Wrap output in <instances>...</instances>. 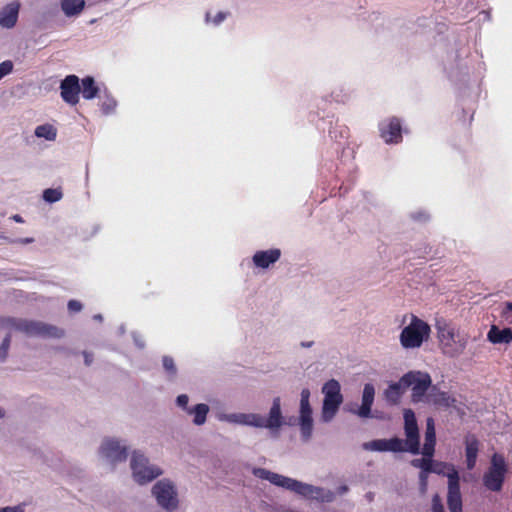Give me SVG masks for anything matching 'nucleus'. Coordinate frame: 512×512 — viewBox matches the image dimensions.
Instances as JSON below:
<instances>
[{
  "mask_svg": "<svg viewBox=\"0 0 512 512\" xmlns=\"http://www.w3.org/2000/svg\"><path fill=\"white\" fill-rule=\"evenodd\" d=\"M217 418L219 421L230 424L267 429L272 435L278 434L286 424L279 396L273 398L266 416L259 413H223L219 414Z\"/></svg>",
  "mask_w": 512,
  "mask_h": 512,
  "instance_id": "obj_1",
  "label": "nucleus"
},
{
  "mask_svg": "<svg viewBox=\"0 0 512 512\" xmlns=\"http://www.w3.org/2000/svg\"><path fill=\"white\" fill-rule=\"evenodd\" d=\"M253 475L259 479L267 480L272 485L291 491L305 499L318 502H332L335 494L323 487L314 486L294 478H290L265 468H254Z\"/></svg>",
  "mask_w": 512,
  "mask_h": 512,
  "instance_id": "obj_2",
  "label": "nucleus"
},
{
  "mask_svg": "<svg viewBox=\"0 0 512 512\" xmlns=\"http://www.w3.org/2000/svg\"><path fill=\"white\" fill-rule=\"evenodd\" d=\"M4 324L8 328L21 331L28 336L43 338H61L64 336L63 329L41 321L7 318L4 320Z\"/></svg>",
  "mask_w": 512,
  "mask_h": 512,
  "instance_id": "obj_3",
  "label": "nucleus"
},
{
  "mask_svg": "<svg viewBox=\"0 0 512 512\" xmlns=\"http://www.w3.org/2000/svg\"><path fill=\"white\" fill-rule=\"evenodd\" d=\"M438 338L445 354L455 357L463 353L468 343V335L454 327L438 326Z\"/></svg>",
  "mask_w": 512,
  "mask_h": 512,
  "instance_id": "obj_4",
  "label": "nucleus"
},
{
  "mask_svg": "<svg viewBox=\"0 0 512 512\" xmlns=\"http://www.w3.org/2000/svg\"><path fill=\"white\" fill-rule=\"evenodd\" d=\"M130 467L134 480L141 485L149 483L163 474L159 466L150 463L144 453L138 450L132 453Z\"/></svg>",
  "mask_w": 512,
  "mask_h": 512,
  "instance_id": "obj_5",
  "label": "nucleus"
},
{
  "mask_svg": "<svg viewBox=\"0 0 512 512\" xmlns=\"http://www.w3.org/2000/svg\"><path fill=\"white\" fill-rule=\"evenodd\" d=\"M322 393L324 394V399L321 411V420L328 423L335 417L343 402L339 382L335 379L327 381L322 387Z\"/></svg>",
  "mask_w": 512,
  "mask_h": 512,
  "instance_id": "obj_6",
  "label": "nucleus"
},
{
  "mask_svg": "<svg viewBox=\"0 0 512 512\" xmlns=\"http://www.w3.org/2000/svg\"><path fill=\"white\" fill-rule=\"evenodd\" d=\"M507 472L508 466L505 458L501 454L494 453L490 459V465L483 475V485L489 491H501Z\"/></svg>",
  "mask_w": 512,
  "mask_h": 512,
  "instance_id": "obj_7",
  "label": "nucleus"
},
{
  "mask_svg": "<svg viewBox=\"0 0 512 512\" xmlns=\"http://www.w3.org/2000/svg\"><path fill=\"white\" fill-rule=\"evenodd\" d=\"M430 327L423 320L412 316L411 322L400 334V342L404 348H417L429 337Z\"/></svg>",
  "mask_w": 512,
  "mask_h": 512,
  "instance_id": "obj_8",
  "label": "nucleus"
},
{
  "mask_svg": "<svg viewBox=\"0 0 512 512\" xmlns=\"http://www.w3.org/2000/svg\"><path fill=\"white\" fill-rule=\"evenodd\" d=\"M152 495L155 497L157 504L166 511H174L178 508V491L169 479H161L152 487Z\"/></svg>",
  "mask_w": 512,
  "mask_h": 512,
  "instance_id": "obj_9",
  "label": "nucleus"
},
{
  "mask_svg": "<svg viewBox=\"0 0 512 512\" xmlns=\"http://www.w3.org/2000/svg\"><path fill=\"white\" fill-rule=\"evenodd\" d=\"M128 445L126 441L117 438H105L99 447V457L111 466L122 463L127 459Z\"/></svg>",
  "mask_w": 512,
  "mask_h": 512,
  "instance_id": "obj_10",
  "label": "nucleus"
},
{
  "mask_svg": "<svg viewBox=\"0 0 512 512\" xmlns=\"http://www.w3.org/2000/svg\"><path fill=\"white\" fill-rule=\"evenodd\" d=\"M402 384L412 388V401L422 402L432 387V380L428 373L422 371H409L402 376Z\"/></svg>",
  "mask_w": 512,
  "mask_h": 512,
  "instance_id": "obj_11",
  "label": "nucleus"
},
{
  "mask_svg": "<svg viewBox=\"0 0 512 512\" xmlns=\"http://www.w3.org/2000/svg\"><path fill=\"white\" fill-rule=\"evenodd\" d=\"M298 424L302 441L308 442L313 434V417L310 405V391L307 388L301 391Z\"/></svg>",
  "mask_w": 512,
  "mask_h": 512,
  "instance_id": "obj_12",
  "label": "nucleus"
},
{
  "mask_svg": "<svg viewBox=\"0 0 512 512\" xmlns=\"http://www.w3.org/2000/svg\"><path fill=\"white\" fill-rule=\"evenodd\" d=\"M404 430L407 437L405 451L414 455L420 453L419 429L415 413L411 409L404 410Z\"/></svg>",
  "mask_w": 512,
  "mask_h": 512,
  "instance_id": "obj_13",
  "label": "nucleus"
},
{
  "mask_svg": "<svg viewBox=\"0 0 512 512\" xmlns=\"http://www.w3.org/2000/svg\"><path fill=\"white\" fill-rule=\"evenodd\" d=\"M448 491L447 506L450 512H463L462 494L460 491V477L456 469L447 475Z\"/></svg>",
  "mask_w": 512,
  "mask_h": 512,
  "instance_id": "obj_14",
  "label": "nucleus"
},
{
  "mask_svg": "<svg viewBox=\"0 0 512 512\" xmlns=\"http://www.w3.org/2000/svg\"><path fill=\"white\" fill-rule=\"evenodd\" d=\"M379 132L386 144H398L402 141V124L396 117L382 120L379 123Z\"/></svg>",
  "mask_w": 512,
  "mask_h": 512,
  "instance_id": "obj_15",
  "label": "nucleus"
},
{
  "mask_svg": "<svg viewBox=\"0 0 512 512\" xmlns=\"http://www.w3.org/2000/svg\"><path fill=\"white\" fill-rule=\"evenodd\" d=\"M366 451L373 452H404V441L398 437L390 439H375L362 444Z\"/></svg>",
  "mask_w": 512,
  "mask_h": 512,
  "instance_id": "obj_16",
  "label": "nucleus"
},
{
  "mask_svg": "<svg viewBox=\"0 0 512 512\" xmlns=\"http://www.w3.org/2000/svg\"><path fill=\"white\" fill-rule=\"evenodd\" d=\"M61 97L70 104L76 105L79 102L81 90L79 78L76 75L66 76L60 83Z\"/></svg>",
  "mask_w": 512,
  "mask_h": 512,
  "instance_id": "obj_17",
  "label": "nucleus"
},
{
  "mask_svg": "<svg viewBox=\"0 0 512 512\" xmlns=\"http://www.w3.org/2000/svg\"><path fill=\"white\" fill-rule=\"evenodd\" d=\"M375 388L371 383H366L362 392V403L357 409H348L349 412L356 414L360 418L366 419L372 417L371 408L374 402Z\"/></svg>",
  "mask_w": 512,
  "mask_h": 512,
  "instance_id": "obj_18",
  "label": "nucleus"
},
{
  "mask_svg": "<svg viewBox=\"0 0 512 512\" xmlns=\"http://www.w3.org/2000/svg\"><path fill=\"white\" fill-rule=\"evenodd\" d=\"M281 257V250L272 248L268 250H259L252 256V262L259 269H268L276 263Z\"/></svg>",
  "mask_w": 512,
  "mask_h": 512,
  "instance_id": "obj_19",
  "label": "nucleus"
},
{
  "mask_svg": "<svg viewBox=\"0 0 512 512\" xmlns=\"http://www.w3.org/2000/svg\"><path fill=\"white\" fill-rule=\"evenodd\" d=\"M424 402L441 408H450L454 406L456 400L447 392L440 391L437 386H432Z\"/></svg>",
  "mask_w": 512,
  "mask_h": 512,
  "instance_id": "obj_20",
  "label": "nucleus"
},
{
  "mask_svg": "<svg viewBox=\"0 0 512 512\" xmlns=\"http://www.w3.org/2000/svg\"><path fill=\"white\" fill-rule=\"evenodd\" d=\"M435 444H436V432H435V423L433 418L429 417L426 420V430H425V441L422 448L423 456H433L435 452Z\"/></svg>",
  "mask_w": 512,
  "mask_h": 512,
  "instance_id": "obj_21",
  "label": "nucleus"
},
{
  "mask_svg": "<svg viewBox=\"0 0 512 512\" xmlns=\"http://www.w3.org/2000/svg\"><path fill=\"white\" fill-rule=\"evenodd\" d=\"M19 13V4L12 2L6 5L0 11V25L5 28H12L15 26Z\"/></svg>",
  "mask_w": 512,
  "mask_h": 512,
  "instance_id": "obj_22",
  "label": "nucleus"
},
{
  "mask_svg": "<svg viewBox=\"0 0 512 512\" xmlns=\"http://www.w3.org/2000/svg\"><path fill=\"white\" fill-rule=\"evenodd\" d=\"M487 340L492 344H510L512 342V329H500L492 325L487 333Z\"/></svg>",
  "mask_w": 512,
  "mask_h": 512,
  "instance_id": "obj_23",
  "label": "nucleus"
},
{
  "mask_svg": "<svg viewBox=\"0 0 512 512\" xmlns=\"http://www.w3.org/2000/svg\"><path fill=\"white\" fill-rule=\"evenodd\" d=\"M479 451V441L474 436H468L465 439L466 464L469 470H472L477 461Z\"/></svg>",
  "mask_w": 512,
  "mask_h": 512,
  "instance_id": "obj_24",
  "label": "nucleus"
},
{
  "mask_svg": "<svg viewBox=\"0 0 512 512\" xmlns=\"http://www.w3.org/2000/svg\"><path fill=\"white\" fill-rule=\"evenodd\" d=\"M210 411V408L205 403H198L186 412L187 415L192 417V423L196 426H202L207 421V415Z\"/></svg>",
  "mask_w": 512,
  "mask_h": 512,
  "instance_id": "obj_25",
  "label": "nucleus"
},
{
  "mask_svg": "<svg viewBox=\"0 0 512 512\" xmlns=\"http://www.w3.org/2000/svg\"><path fill=\"white\" fill-rule=\"evenodd\" d=\"M406 386L402 384V377L398 382L391 383L384 392L385 399L388 403L397 404L406 390Z\"/></svg>",
  "mask_w": 512,
  "mask_h": 512,
  "instance_id": "obj_26",
  "label": "nucleus"
},
{
  "mask_svg": "<svg viewBox=\"0 0 512 512\" xmlns=\"http://www.w3.org/2000/svg\"><path fill=\"white\" fill-rule=\"evenodd\" d=\"M61 9L67 17L79 15L84 7L85 0H60Z\"/></svg>",
  "mask_w": 512,
  "mask_h": 512,
  "instance_id": "obj_27",
  "label": "nucleus"
},
{
  "mask_svg": "<svg viewBox=\"0 0 512 512\" xmlns=\"http://www.w3.org/2000/svg\"><path fill=\"white\" fill-rule=\"evenodd\" d=\"M82 96L86 100L94 99L99 93V87L96 85L95 80L91 76H86L81 81Z\"/></svg>",
  "mask_w": 512,
  "mask_h": 512,
  "instance_id": "obj_28",
  "label": "nucleus"
},
{
  "mask_svg": "<svg viewBox=\"0 0 512 512\" xmlns=\"http://www.w3.org/2000/svg\"><path fill=\"white\" fill-rule=\"evenodd\" d=\"M432 458L433 456H423V458L413 459L411 461V465L415 468L421 469L420 472L443 474L442 470L434 468V461Z\"/></svg>",
  "mask_w": 512,
  "mask_h": 512,
  "instance_id": "obj_29",
  "label": "nucleus"
},
{
  "mask_svg": "<svg viewBox=\"0 0 512 512\" xmlns=\"http://www.w3.org/2000/svg\"><path fill=\"white\" fill-rule=\"evenodd\" d=\"M34 134L37 138L54 141L57 136V129L51 124H42L35 128Z\"/></svg>",
  "mask_w": 512,
  "mask_h": 512,
  "instance_id": "obj_30",
  "label": "nucleus"
},
{
  "mask_svg": "<svg viewBox=\"0 0 512 512\" xmlns=\"http://www.w3.org/2000/svg\"><path fill=\"white\" fill-rule=\"evenodd\" d=\"M230 15L227 11H217L215 13L207 12L205 15V23L213 27L220 26Z\"/></svg>",
  "mask_w": 512,
  "mask_h": 512,
  "instance_id": "obj_31",
  "label": "nucleus"
},
{
  "mask_svg": "<svg viewBox=\"0 0 512 512\" xmlns=\"http://www.w3.org/2000/svg\"><path fill=\"white\" fill-rule=\"evenodd\" d=\"M42 197L47 203H55L62 199L63 193L60 188H48L43 191Z\"/></svg>",
  "mask_w": 512,
  "mask_h": 512,
  "instance_id": "obj_32",
  "label": "nucleus"
},
{
  "mask_svg": "<svg viewBox=\"0 0 512 512\" xmlns=\"http://www.w3.org/2000/svg\"><path fill=\"white\" fill-rule=\"evenodd\" d=\"M162 364L168 379H174L177 375V367L173 358L170 356H164L162 359Z\"/></svg>",
  "mask_w": 512,
  "mask_h": 512,
  "instance_id": "obj_33",
  "label": "nucleus"
},
{
  "mask_svg": "<svg viewBox=\"0 0 512 512\" xmlns=\"http://www.w3.org/2000/svg\"><path fill=\"white\" fill-rule=\"evenodd\" d=\"M116 106V100L109 95H106L101 101V110L106 115L113 114L115 112Z\"/></svg>",
  "mask_w": 512,
  "mask_h": 512,
  "instance_id": "obj_34",
  "label": "nucleus"
},
{
  "mask_svg": "<svg viewBox=\"0 0 512 512\" xmlns=\"http://www.w3.org/2000/svg\"><path fill=\"white\" fill-rule=\"evenodd\" d=\"M11 344V336L7 334L0 345V362H4L8 356V351Z\"/></svg>",
  "mask_w": 512,
  "mask_h": 512,
  "instance_id": "obj_35",
  "label": "nucleus"
},
{
  "mask_svg": "<svg viewBox=\"0 0 512 512\" xmlns=\"http://www.w3.org/2000/svg\"><path fill=\"white\" fill-rule=\"evenodd\" d=\"M176 406L183 412H187L191 406H189V396L187 394H180L175 399Z\"/></svg>",
  "mask_w": 512,
  "mask_h": 512,
  "instance_id": "obj_36",
  "label": "nucleus"
},
{
  "mask_svg": "<svg viewBox=\"0 0 512 512\" xmlns=\"http://www.w3.org/2000/svg\"><path fill=\"white\" fill-rule=\"evenodd\" d=\"M13 67V62L10 60H5L0 63V80L9 75L13 71Z\"/></svg>",
  "mask_w": 512,
  "mask_h": 512,
  "instance_id": "obj_37",
  "label": "nucleus"
},
{
  "mask_svg": "<svg viewBox=\"0 0 512 512\" xmlns=\"http://www.w3.org/2000/svg\"><path fill=\"white\" fill-rule=\"evenodd\" d=\"M411 219L417 222H426L429 220V214L427 211L423 209H419L417 211L411 212L410 214Z\"/></svg>",
  "mask_w": 512,
  "mask_h": 512,
  "instance_id": "obj_38",
  "label": "nucleus"
},
{
  "mask_svg": "<svg viewBox=\"0 0 512 512\" xmlns=\"http://www.w3.org/2000/svg\"><path fill=\"white\" fill-rule=\"evenodd\" d=\"M431 511L432 512H445L444 505L442 503V500L438 494H435L432 497V503H431Z\"/></svg>",
  "mask_w": 512,
  "mask_h": 512,
  "instance_id": "obj_39",
  "label": "nucleus"
},
{
  "mask_svg": "<svg viewBox=\"0 0 512 512\" xmlns=\"http://www.w3.org/2000/svg\"><path fill=\"white\" fill-rule=\"evenodd\" d=\"M434 468H437V470H442L443 471L442 475H444L446 477L452 471V468L455 469V467L453 465H448V464L442 463V462H437V463L434 462Z\"/></svg>",
  "mask_w": 512,
  "mask_h": 512,
  "instance_id": "obj_40",
  "label": "nucleus"
},
{
  "mask_svg": "<svg viewBox=\"0 0 512 512\" xmlns=\"http://www.w3.org/2000/svg\"><path fill=\"white\" fill-rule=\"evenodd\" d=\"M428 475H429V473H425V472L419 473V485H420V491L422 493H424L427 489Z\"/></svg>",
  "mask_w": 512,
  "mask_h": 512,
  "instance_id": "obj_41",
  "label": "nucleus"
},
{
  "mask_svg": "<svg viewBox=\"0 0 512 512\" xmlns=\"http://www.w3.org/2000/svg\"><path fill=\"white\" fill-rule=\"evenodd\" d=\"M132 338H133L134 344L138 348L143 349L145 347V341H144L143 337L139 333L133 332L132 333Z\"/></svg>",
  "mask_w": 512,
  "mask_h": 512,
  "instance_id": "obj_42",
  "label": "nucleus"
},
{
  "mask_svg": "<svg viewBox=\"0 0 512 512\" xmlns=\"http://www.w3.org/2000/svg\"><path fill=\"white\" fill-rule=\"evenodd\" d=\"M68 310L70 312H79L82 310V304L77 300H70L68 302Z\"/></svg>",
  "mask_w": 512,
  "mask_h": 512,
  "instance_id": "obj_43",
  "label": "nucleus"
},
{
  "mask_svg": "<svg viewBox=\"0 0 512 512\" xmlns=\"http://www.w3.org/2000/svg\"><path fill=\"white\" fill-rule=\"evenodd\" d=\"M25 506H26L25 503H21L17 506H7V507H4L3 512H25Z\"/></svg>",
  "mask_w": 512,
  "mask_h": 512,
  "instance_id": "obj_44",
  "label": "nucleus"
},
{
  "mask_svg": "<svg viewBox=\"0 0 512 512\" xmlns=\"http://www.w3.org/2000/svg\"><path fill=\"white\" fill-rule=\"evenodd\" d=\"M34 242V238L32 237H26V238H19L12 240L11 243H17V244H30Z\"/></svg>",
  "mask_w": 512,
  "mask_h": 512,
  "instance_id": "obj_45",
  "label": "nucleus"
},
{
  "mask_svg": "<svg viewBox=\"0 0 512 512\" xmlns=\"http://www.w3.org/2000/svg\"><path fill=\"white\" fill-rule=\"evenodd\" d=\"M83 356L85 364L89 366L93 362V355L89 352L84 351Z\"/></svg>",
  "mask_w": 512,
  "mask_h": 512,
  "instance_id": "obj_46",
  "label": "nucleus"
},
{
  "mask_svg": "<svg viewBox=\"0 0 512 512\" xmlns=\"http://www.w3.org/2000/svg\"><path fill=\"white\" fill-rule=\"evenodd\" d=\"M313 344H314L313 341H302L300 343V346L303 347V348H310V347L313 346Z\"/></svg>",
  "mask_w": 512,
  "mask_h": 512,
  "instance_id": "obj_47",
  "label": "nucleus"
},
{
  "mask_svg": "<svg viewBox=\"0 0 512 512\" xmlns=\"http://www.w3.org/2000/svg\"><path fill=\"white\" fill-rule=\"evenodd\" d=\"M348 490H349L348 486H346V485H342V486H340V487L338 488V493H339L340 495H343V494L347 493V492H348Z\"/></svg>",
  "mask_w": 512,
  "mask_h": 512,
  "instance_id": "obj_48",
  "label": "nucleus"
},
{
  "mask_svg": "<svg viewBox=\"0 0 512 512\" xmlns=\"http://www.w3.org/2000/svg\"><path fill=\"white\" fill-rule=\"evenodd\" d=\"M12 219H13L15 222H17V223H22V222H23L22 217H21L20 215H18V214L13 215V216H12Z\"/></svg>",
  "mask_w": 512,
  "mask_h": 512,
  "instance_id": "obj_49",
  "label": "nucleus"
},
{
  "mask_svg": "<svg viewBox=\"0 0 512 512\" xmlns=\"http://www.w3.org/2000/svg\"><path fill=\"white\" fill-rule=\"evenodd\" d=\"M5 415H6L5 409L2 406H0V419L4 418Z\"/></svg>",
  "mask_w": 512,
  "mask_h": 512,
  "instance_id": "obj_50",
  "label": "nucleus"
},
{
  "mask_svg": "<svg viewBox=\"0 0 512 512\" xmlns=\"http://www.w3.org/2000/svg\"><path fill=\"white\" fill-rule=\"evenodd\" d=\"M93 318H94L95 320H97V321H102V319H103V317H102V315H101V314H96V315H94V316H93Z\"/></svg>",
  "mask_w": 512,
  "mask_h": 512,
  "instance_id": "obj_51",
  "label": "nucleus"
},
{
  "mask_svg": "<svg viewBox=\"0 0 512 512\" xmlns=\"http://www.w3.org/2000/svg\"><path fill=\"white\" fill-rule=\"evenodd\" d=\"M124 333H125V327H124V325H121L119 327V334H124Z\"/></svg>",
  "mask_w": 512,
  "mask_h": 512,
  "instance_id": "obj_52",
  "label": "nucleus"
},
{
  "mask_svg": "<svg viewBox=\"0 0 512 512\" xmlns=\"http://www.w3.org/2000/svg\"><path fill=\"white\" fill-rule=\"evenodd\" d=\"M506 308H507L508 310H512V302H507V303H506Z\"/></svg>",
  "mask_w": 512,
  "mask_h": 512,
  "instance_id": "obj_53",
  "label": "nucleus"
},
{
  "mask_svg": "<svg viewBox=\"0 0 512 512\" xmlns=\"http://www.w3.org/2000/svg\"><path fill=\"white\" fill-rule=\"evenodd\" d=\"M447 73H448L449 77H453V76H454V74H453V72H452V71H448V70H447Z\"/></svg>",
  "mask_w": 512,
  "mask_h": 512,
  "instance_id": "obj_54",
  "label": "nucleus"
},
{
  "mask_svg": "<svg viewBox=\"0 0 512 512\" xmlns=\"http://www.w3.org/2000/svg\"><path fill=\"white\" fill-rule=\"evenodd\" d=\"M4 511V507L3 508H0V512H3Z\"/></svg>",
  "mask_w": 512,
  "mask_h": 512,
  "instance_id": "obj_55",
  "label": "nucleus"
}]
</instances>
